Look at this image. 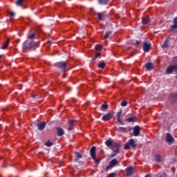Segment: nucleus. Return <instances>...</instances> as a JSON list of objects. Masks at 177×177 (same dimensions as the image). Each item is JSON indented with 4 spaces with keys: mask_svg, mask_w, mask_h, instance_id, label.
<instances>
[{
    "mask_svg": "<svg viewBox=\"0 0 177 177\" xmlns=\"http://www.w3.org/2000/svg\"><path fill=\"white\" fill-rule=\"evenodd\" d=\"M75 123V120H70L68 122L70 127H73Z\"/></svg>",
    "mask_w": 177,
    "mask_h": 177,
    "instance_id": "35",
    "label": "nucleus"
},
{
    "mask_svg": "<svg viewBox=\"0 0 177 177\" xmlns=\"http://www.w3.org/2000/svg\"><path fill=\"white\" fill-rule=\"evenodd\" d=\"M111 34H113V32H111V30L107 31L106 35L104 37V39H107V38H109L110 37Z\"/></svg>",
    "mask_w": 177,
    "mask_h": 177,
    "instance_id": "23",
    "label": "nucleus"
},
{
    "mask_svg": "<svg viewBox=\"0 0 177 177\" xmlns=\"http://www.w3.org/2000/svg\"><path fill=\"white\" fill-rule=\"evenodd\" d=\"M151 49V44L147 43V42H144L143 43V50L145 53H149L150 52V50Z\"/></svg>",
    "mask_w": 177,
    "mask_h": 177,
    "instance_id": "8",
    "label": "nucleus"
},
{
    "mask_svg": "<svg viewBox=\"0 0 177 177\" xmlns=\"http://www.w3.org/2000/svg\"><path fill=\"white\" fill-rule=\"evenodd\" d=\"M1 57H2V55H0V59H1Z\"/></svg>",
    "mask_w": 177,
    "mask_h": 177,
    "instance_id": "46",
    "label": "nucleus"
},
{
    "mask_svg": "<svg viewBox=\"0 0 177 177\" xmlns=\"http://www.w3.org/2000/svg\"><path fill=\"white\" fill-rule=\"evenodd\" d=\"M75 155L77 157V158H82V155L81 154V153L78 151H75Z\"/></svg>",
    "mask_w": 177,
    "mask_h": 177,
    "instance_id": "30",
    "label": "nucleus"
},
{
    "mask_svg": "<svg viewBox=\"0 0 177 177\" xmlns=\"http://www.w3.org/2000/svg\"><path fill=\"white\" fill-rule=\"evenodd\" d=\"M45 146H47V147H50L53 146V142H50V140H48L45 143Z\"/></svg>",
    "mask_w": 177,
    "mask_h": 177,
    "instance_id": "29",
    "label": "nucleus"
},
{
    "mask_svg": "<svg viewBox=\"0 0 177 177\" xmlns=\"http://www.w3.org/2000/svg\"><path fill=\"white\" fill-rule=\"evenodd\" d=\"M136 118H129L126 119L127 122H133L135 121Z\"/></svg>",
    "mask_w": 177,
    "mask_h": 177,
    "instance_id": "32",
    "label": "nucleus"
},
{
    "mask_svg": "<svg viewBox=\"0 0 177 177\" xmlns=\"http://www.w3.org/2000/svg\"><path fill=\"white\" fill-rule=\"evenodd\" d=\"M145 67L147 70H151V68H153V64L148 62L145 64Z\"/></svg>",
    "mask_w": 177,
    "mask_h": 177,
    "instance_id": "20",
    "label": "nucleus"
},
{
    "mask_svg": "<svg viewBox=\"0 0 177 177\" xmlns=\"http://www.w3.org/2000/svg\"><path fill=\"white\" fill-rule=\"evenodd\" d=\"M27 38H28V39H35V34H34V33L32 35L28 34L27 35Z\"/></svg>",
    "mask_w": 177,
    "mask_h": 177,
    "instance_id": "26",
    "label": "nucleus"
},
{
    "mask_svg": "<svg viewBox=\"0 0 177 177\" xmlns=\"http://www.w3.org/2000/svg\"><path fill=\"white\" fill-rule=\"evenodd\" d=\"M45 127H46V122L43 121L40 123L37 124V128L39 131H44L45 129Z\"/></svg>",
    "mask_w": 177,
    "mask_h": 177,
    "instance_id": "10",
    "label": "nucleus"
},
{
    "mask_svg": "<svg viewBox=\"0 0 177 177\" xmlns=\"http://www.w3.org/2000/svg\"><path fill=\"white\" fill-rule=\"evenodd\" d=\"M48 44H52V42H50V41H48Z\"/></svg>",
    "mask_w": 177,
    "mask_h": 177,
    "instance_id": "45",
    "label": "nucleus"
},
{
    "mask_svg": "<svg viewBox=\"0 0 177 177\" xmlns=\"http://www.w3.org/2000/svg\"><path fill=\"white\" fill-rule=\"evenodd\" d=\"M160 177H167V175L165 174H162Z\"/></svg>",
    "mask_w": 177,
    "mask_h": 177,
    "instance_id": "42",
    "label": "nucleus"
},
{
    "mask_svg": "<svg viewBox=\"0 0 177 177\" xmlns=\"http://www.w3.org/2000/svg\"><path fill=\"white\" fill-rule=\"evenodd\" d=\"M109 109V104H103L101 106V110L102 111H106Z\"/></svg>",
    "mask_w": 177,
    "mask_h": 177,
    "instance_id": "22",
    "label": "nucleus"
},
{
    "mask_svg": "<svg viewBox=\"0 0 177 177\" xmlns=\"http://www.w3.org/2000/svg\"><path fill=\"white\" fill-rule=\"evenodd\" d=\"M116 131H118L119 132H127V128L118 127V129H116Z\"/></svg>",
    "mask_w": 177,
    "mask_h": 177,
    "instance_id": "25",
    "label": "nucleus"
},
{
    "mask_svg": "<svg viewBox=\"0 0 177 177\" xmlns=\"http://www.w3.org/2000/svg\"><path fill=\"white\" fill-rule=\"evenodd\" d=\"M117 118H121V112H119L116 114Z\"/></svg>",
    "mask_w": 177,
    "mask_h": 177,
    "instance_id": "39",
    "label": "nucleus"
},
{
    "mask_svg": "<svg viewBox=\"0 0 177 177\" xmlns=\"http://www.w3.org/2000/svg\"><path fill=\"white\" fill-rule=\"evenodd\" d=\"M24 2V0H17L16 1L17 6H21L23 5V3Z\"/></svg>",
    "mask_w": 177,
    "mask_h": 177,
    "instance_id": "27",
    "label": "nucleus"
},
{
    "mask_svg": "<svg viewBox=\"0 0 177 177\" xmlns=\"http://www.w3.org/2000/svg\"><path fill=\"white\" fill-rule=\"evenodd\" d=\"M115 147H117L116 149L113 150L111 157H115V156H117V154H118V152L120 151V148L118 147V144H115Z\"/></svg>",
    "mask_w": 177,
    "mask_h": 177,
    "instance_id": "12",
    "label": "nucleus"
},
{
    "mask_svg": "<svg viewBox=\"0 0 177 177\" xmlns=\"http://www.w3.org/2000/svg\"><path fill=\"white\" fill-rule=\"evenodd\" d=\"M95 49L96 50H100V49H102V46L100 45L95 46Z\"/></svg>",
    "mask_w": 177,
    "mask_h": 177,
    "instance_id": "36",
    "label": "nucleus"
},
{
    "mask_svg": "<svg viewBox=\"0 0 177 177\" xmlns=\"http://www.w3.org/2000/svg\"><path fill=\"white\" fill-rule=\"evenodd\" d=\"M95 16L97 17L99 20H103L104 17V12H95Z\"/></svg>",
    "mask_w": 177,
    "mask_h": 177,
    "instance_id": "16",
    "label": "nucleus"
},
{
    "mask_svg": "<svg viewBox=\"0 0 177 177\" xmlns=\"http://www.w3.org/2000/svg\"><path fill=\"white\" fill-rule=\"evenodd\" d=\"M105 145H106L108 147H115V145H113V142L111 140H106Z\"/></svg>",
    "mask_w": 177,
    "mask_h": 177,
    "instance_id": "18",
    "label": "nucleus"
},
{
    "mask_svg": "<svg viewBox=\"0 0 177 177\" xmlns=\"http://www.w3.org/2000/svg\"><path fill=\"white\" fill-rule=\"evenodd\" d=\"M8 15L10 16V19L12 20V19H13V17H15V14L14 12H9Z\"/></svg>",
    "mask_w": 177,
    "mask_h": 177,
    "instance_id": "33",
    "label": "nucleus"
},
{
    "mask_svg": "<svg viewBox=\"0 0 177 177\" xmlns=\"http://www.w3.org/2000/svg\"><path fill=\"white\" fill-rule=\"evenodd\" d=\"M73 126H71V127H68V131H73Z\"/></svg>",
    "mask_w": 177,
    "mask_h": 177,
    "instance_id": "41",
    "label": "nucleus"
},
{
    "mask_svg": "<svg viewBox=\"0 0 177 177\" xmlns=\"http://www.w3.org/2000/svg\"><path fill=\"white\" fill-rule=\"evenodd\" d=\"M166 142L169 143V145H172L174 142H175V138L171 135V133H167L166 134Z\"/></svg>",
    "mask_w": 177,
    "mask_h": 177,
    "instance_id": "6",
    "label": "nucleus"
},
{
    "mask_svg": "<svg viewBox=\"0 0 177 177\" xmlns=\"http://www.w3.org/2000/svg\"><path fill=\"white\" fill-rule=\"evenodd\" d=\"M136 45H137V46H138V45H140V41L136 40Z\"/></svg>",
    "mask_w": 177,
    "mask_h": 177,
    "instance_id": "40",
    "label": "nucleus"
},
{
    "mask_svg": "<svg viewBox=\"0 0 177 177\" xmlns=\"http://www.w3.org/2000/svg\"><path fill=\"white\" fill-rule=\"evenodd\" d=\"M118 122H120L121 125H124V123L121 121V118H117Z\"/></svg>",
    "mask_w": 177,
    "mask_h": 177,
    "instance_id": "37",
    "label": "nucleus"
},
{
    "mask_svg": "<svg viewBox=\"0 0 177 177\" xmlns=\"http://www.w3.org/2000/svg\"><path fill=\"white\" fill-rule=\"evenodd\" d=\"M139 133H140V127L136 126L133 129V135L134 136H139Z\"/></svg>",
    "mask_w": 177,
    "mask_h": 177,
    "instance_id": "13",
    "label": "nucleus"
},
{
    "mask_svg": "<svg viewBox=\"0 0 177 177\" xmlns=\"http://www.w3.org/2000/svg\"><path fill=\"white\" fill-rule=\"evenodd\" d=\"M98 67L100 68H102L103 69L104 67H106V64L104 62H101V63H100L98 64Z\"/></svg>",
    "mask_w": 177,
    "mask_h": 177,
    "instance_id": "31",
    "label": "nucleus"
},
{
    "mask_svg": "<svg viewBox=\"0 0 177 177\" xmlns=\"http://www.w3.org/2000/svg\"><path fill=\"white\" fill-rule=\"evenodd\" d=\"M128 102L127 101H123L121 102L120 105L122 106V107H126V106H127Z\"/></svg>",
    "mask_w": 177,
    "mask_h": 177,
    "instance_id": "34",
    "label": "nucleus"
},
{
    "mask_svg": "<svg viewBox=\"0 0 177 177\" xmlns=\"http://www.w3.org/2000/svg\"><path fill=\"white\" fill-rule=\"evenodd\" d=\"M114 176H115V173H111V174H109V176H106V177H114Z\"/></svg>",
    "mask_w": 177,
    "mask_h": 177,
    "instance_id": "38",
    "label": "nucleus"
},
{
    "mask_svg": "<svg viewBox=\"0 0 177 177\" xmlns=\"http://www.w3.org/2000/svg\"><path fill=\"white\" fill-rule=\"evenodd\" d=\"M117 164H118V160H117V159L112 160L110 162L109 165L106 167V171H109V169H111V168H114Z\"/></svg>",
    "mask_w": 177,
    "mask_h": 177,
    "instance_id": "7",
    "label": "nucleus"
},
{
    "mask_svg": "<svg viewBox=\"0 0 177 177\" xmlns=\"http://www.w3.org/2000/svg\"><path fill=\"white\" fill-rule=\"evenodd\" d=\"M155 160L156 162H161V156L157 154L155 156Z\"/></svg>",
    "mask_w": 177,
    "mask_h": 177,
    "instance_id": "24",
    "label": "nucleus"
},
{
    "mask_svg": "<svg viewBox=\"0 0 177 177\" xmlns=\"http://www.w3.org/2000/svg\"><path fill=\"white\" fill-rule=\"evenodd\" d=\"M177 70V64L171 65L166 69V74H172L174 71H176Z\"/></svg>",
    "mask_w": 177,
    "mask_h": 177,
    "instance_id": "5",
    "label": "nucleus"
},
{
    "mask_svg": "<svg viewBox=\"0 0 177 177\" xmlns=\"http://www.w3.org/2000/svg\"><path fill=\"white\" fill-rule=\"evenodd\" d=\"M75 160H76V161H78V159H76Z\"/></svg>",
    "mask_w": 177,
    "mask_h": 177,
    "instance_id": "47",
    "label": "nucleus"
},
{
    "mask_svg": "<svg viewBox=\"0 0 177 177\" xmlns=\"http://www.w3.org/2000/svg\"><path fill=\"white\" fill-rule=\"evenodd\" d=\"M111 118H113V115L111 113H108L104 115L102 120V121H110V120H111Z\"/></svg>",
    "mask_w": 177,
    "mask_h": 177,
    "instance_id": "11",
    "label": "nucleus"
},
{
    "mask_svg": "<svg viewBox=\"0 0 177 177\" xmlns=\"http://www.w3.org/2000/svg\"><path fill=\"white\" fill-rule=\"evenodd\" d=\"M90 156H91V158L94 160L96 164H99L100 162V159L96 158V147H93L91 148Z\"/></svg>",
    "mask_w": 177,
    "mask_h": 177,
    "instance_id": "2",
    "label": "nucleus"
},
{
    "mask_svg": "<svg viewBox=\"0 0 177 177\" xmlns=\"http://www.w3.org/2000/svg\"><path fill=\"white\" fill-rule=\"evenodd\" d=\"M97 59V57L95 55L94 57H93L92 60H96Z\"/></svg>",
    "mask_w": 177,
    "mask_h": 177,
    "instance_id": "44",
    "label": "nucleus"
},
{
    "mask_svg": "<svg viewBox=\"0 0 177 177\" xmlns=\"http://www.w3.org/2000/svg\"><path fill=\"white\" fill-rule=\"evenodd\" d=\"M150 22V19L149 17H143L142 18V24H149Z\"/></svg>",
    "mask_w": 177,
    "mask_h": 177,
    "instance_id": "19",
    "label": "nucleus"
},
{
    "mask_svg": "<svg viewBox=\"0 0 177 177\" xmlns=\"http://www.w3.org/2000/svg\"><path fill=\"white\" fill-rule=\"evenodd\" d=\"M168 46H169V43H168V41H165L164 42V44L162 45V48L163 49H165V48H168Z\"/></svg>",
    "mask_w": 177,
    "mask_h": 177,
    "instance_id": "28",
    "label": "nucleus"
},
{
    "mask_svg": "<svg viewBox=\"0 0 177 177\" xmlns=\"http://www.w3.org/2000/svg\"><path fill=\"white\" fill-rule=\"evenodd\" d=\"M35 46V41L33 40L30 41V40H26L24 42L22 45V49L26 52V50H30L32 49Z\"/></svg>",
    "mask_w": 177,
    "mask_h": 177,
    "instance_id": "1",
    "label": "nucleus"
},
{
    "mask_svg": "<svg viewBox=\"0 0 177 177\" xmlns=\"http://www.w3.org/2000/svg\"><path fill=\"white\" fill-rule=\"evenodd\" d=\"M99 56H100V53H97L95 55V57H99Z\"/></svg>",
    "mask_w": 177,
    "mask_h": 177,
    "instance_id": "43",
    "label": "nucleus"
},
{
    "mask_svg": "<svg viewBox=\"0 0 177 177\" xmlns=\"http://www.w3.org/2000/svg\"><path fill=\"white\" fill-rule=\"evenodd\" d=\"M10 42V39H7L3 46L0 47V49L5 50L8 46H9V43Z\"/></svg>",
    "mask_w": 177,
    "mask_h": 177,
    "instance_id": "15",
    "label": "nucleus"
},
{
    "mask_svg": "<svg viewBox=\"0 0 177 177\" xmlns=\"http://www.w3.org/2000/svg\"><path fill=\"white\" fill-rule=\"evenodd\" d=\"M173 23L174 24L170 26V27L169 28V30L172 32L174 30H176L177 28V17H176L174 19H173Z\"/></svg>",
    "mask_w": 177,
    "mask_h": 177,
    "instance_id": "9",
    "label": "nucleus"
},
{
    "mask_svg": "<svg viewBox=\"0 0 177 177\" xmlns=\"http://www.w3.org/2000/svg\"><path fill=\"white\" fill-rule=\"evenodd\" d=\"M56 67L58 68H61L63 71H65V70L67 68V63L64 62H59L55 64Z\"/></svg>",
    "mask_w": 177,
    "mask_h": 177,
    "instance_id": "4",
    "label": "nucleus"
},
{
    "mask_svg": "<svg viewBox=\"0 0 177 177\" xmlns=\"http://www.w3.org/2000/svg\"><path fill=\"white\" fill-rule=\"evenodd\" d=\"M57 133L58 136H63L64 135V130L60 127H57Z\"/></svg>",
    "mask_w": 177,
    "mask_h": 177,
    "instance_id": "14",
    "label": "nucleus"
},
{
    "mask_svg": "<svg viewBox=\"0 0 177 177\" xmlns=\"http://www.w3.org/2000/svg\"><path fill=\"white\" fill-rule=\"evenodd\" d=\"M129 146H131V147H136V144L135 143V140L131 138L129 140V142L125 144L124 149L125 150H129Z\"/></svg>",
    "mask_w": 177,
    "mask_h": 177,
    "instance_id": "3",
    "label": "nucleus"
},
{
    "mask_svg": "<svg viewBox=\"0 0 177 177\" xmlns=\"http://www.w3.org/2000/svg\"><path fill=\"white\" fill-rule=\"evenodd\" d=\"M133 174V168L132 167H127L126 169V175L127 176H131Z\"/></svg>",
    "mask_w": 177,
    "mask_h": 177,
    "instance_id": "17",
    "label": "nucleus"
},
{
    "mask_svg": "<svg viewBox=\"0 0 177 177\" xmlns=\"http://www.w3.org/2000/svg\"><path fill=\"white\" fill-rule=\"evenodd\" d=\"M110 0H98L100 5H107Z\"/></svg>",
    "mask_w": 177,
    "mask_h": 177,
    "instance_id": "21",
    "label": "nucleus"
}]
</instances>
